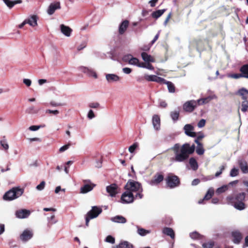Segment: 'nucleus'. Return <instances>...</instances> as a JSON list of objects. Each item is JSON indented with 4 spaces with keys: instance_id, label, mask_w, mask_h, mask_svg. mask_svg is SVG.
<instances>
[{
    "instance_id": "nucleus-1",
    "label": "nucleus",
    "mask_w": 248,
    "mask_h": 248,
    "mask_svg": "<svg viewBox=\"0 0 248 248\" xmlns=\"http://www.w3.org/2000/svg\"><path fill=\"white\" fill-rule=\"evenodd\" d=\"M173 152L174 156L171 160L176 162H185L188 159L190 155L193 154L195 149L194 144L190 145L186 143L182 145L176 143L170 149Z\"/></svg>"
},
{
    "instance_id": "nucleus-2",
    "label": "nucleus",
    "mask_w": 248,
    "mask_h": 248,
    "mask_svg": "<svg viewBox=\"0 0 248 248\" xmlns=\"http://www.w3.org/2000/svg\"><path fill=\"white\" fill-rule=\"evenodd\" d=\"M126 191H130V192H137L135 195V198L141 199L143 197L142 192V187L140 183L133 180H129L127 182L124 186Z\"/></svg>"
},
{
    "instance_id": "nucleus-3",
    "label": "nucleus",
    "mask_w": 248,
    "mask_h": 248,
    "mask_svg": "<svg viewBox=\"0 0 248 248\" xmlns=\"http://www.w3.org/2000/svg\"><path fill=\"white\" fill-rule=\"evenodd\" d=\"M24 191L23 188L20 187H14L4 194L3 199L7 201H13L20 197Z\"/></svg>"
},
{
    "instance_id": "nucleus-4",
    "label": "nucleus",
    "mask_w": 248,
    "mask_h": 248,
    "mask_svg": "<svg viewBox=\"0 0 248 248\" xmlns=\"http://www.w3.org/2000/svg\"><path fill=\"white\" fill-rule=\"evenodd\" d=\"M246 194L244 192L237 194L234 198L235 201H234V198L232 196H229L227 198L228 201L233 203V206L238 210H242L245 208V204L243 202L245 200Z\"/></svg>"
},
{
    "instance_id": "nucleus-5",
    "label": "nucleus",
    "mask_w": 248,
    "mask_h": 248,
    "mask_svg": "<svg viewBox=\"0 0 248 248\" xmlns=\"http://www.w3.org/2000/svg\"><path fill=\"white\" fill-rule=\"evenodd\" d=\"M102 209L97 206L92 207L91 210L89 211L86 217V225L88 226L90 220L98 217L102 212Z\"/></svg>"
},
{
    "instance_id": "nucleus-6",
    "label": "nucleus",
    "mask_w": 248,
    "mask_h": 248,
    "mask_svg": "<svg viewBox=\"0 0 248 248\" xmlns=\"http://www.w3.org/2000/svg\"><path fill=\"white\" fill-rule=\"evenodd\" d=\"M197 102L196 101L191 100L185 102L183 106V109L189 112H192L197 106Z\"/></svg>"
},
{
    "instance_id": "nucleus-7",
    "label": "nucleus",
    "mask_w": 248,
    "mask_h": 248,
    "mask_svg": "<svg viewBox=\"0 0 248 248\" xmlns=\"http://www.w3.org/2000/svg\"><path fill=\"white\" fill-rule=\"evenodd\" d=\"M135 198V196H134L132 192L130 191H126L124 192L121 197V200L123 203H129L133 202Z\"/></svg>"
},
{
    "instance_id": "nucleus-8",
    "label": "nucleus",
    "mask_w": 248,
    "mask_h": 248,
    "mask_svg": "<svg viewBox=\"0 0 248 248\" xmlns=\"http://www.w3.org/2000/svg\"><path fill=\"white\" fill-rule=\"evenodd\" d=\"M241 74H232L230 77L231 78L237 79L241 77L248 78V64L244 65L240 68Z\"/></svg>"
},
{
    "instance_id": "nucleus-9",
    "label": "nucleus",
    "mask_w": 248,
    "mask_h": 248,
    "mask_svg": "<svg viewBox=\"0 0 248 248\" xmlns=\"http://www.w3.org/2000/svg\"><path fill=\"white\" fill-rule=\"evenodd\" d=\"M167 183L170 187L173 188L179 184V178L176 175H170L167 178Z\"/></svg>"
},
{
    "instance_id": "nucleus-10",
    "label": "nucleus",
    "mask_w": 248,
    "mask_h": 248,
    "mask_svg": "<svg viewBox=\"0 0 248 248\" xmlns=\"http://www.w3.org/2000/svg\"><path fill=\"white\" fill-rule=\"evenodd\" d=\"M79 70L86 74L89 77H93L94 78H97V75L95 72L92 69L85 66H80L78 67Z\"/></svg>"
},
{
    "instance_id": "nucleus-11",
    "label": "nucleus",
    "mask_w": 248,
    "mask_h": 248,
    "mask_svg": "<svg viewBox=\"0 0 248 248\" xmlns=\"http://www.w3.org/2000/svg\"><path fill=\"white\" fill-rule=\"evenodd\" d=\"M232 241L235 244H239L242 238V234L238 230H234L232 232Z\"/></svg>"
},
{
    "instance_id": "nucleus-12",
    "label": "nucleus",
    "mask_w": 248,
    "mask_h": 248,
    "mask_svg": "<svg viewBox=\"0 0 248 248\" xmlns=\"http://www.w3.org/2000/svg\"><path fill=\"white\" fill-rule=\"evenodd\" d=\"M164 177L162 174L157 173L154 176L153 179L148 182V184L151 186H155L159 184L163 181Z\"/></svg>"
},
{
    "instance_id": "nucleus-13",
    "label": "nucleus",
    "mask_w": 248,
    "mask_h": 248,
    "mask_svg": "<svg viewBox=\"0 0 248 248\" xmlns=\"http://www.w3.org/2000/svg\"><path fill=\"white\" fill-rule=\"evenodd\" d=\"M33 236L32 232L29 230H25L20 236V239L23 242H26L31 239Z\"/></svg>"
},
{
    "instance_id": "nucleus-14",
    "label": "nucleus",
    "mask_w": 248,
    "mask_h": 248,
    "mask_svg": "<svg viewBox=\"0 0 248 248\" xmlns=\"http://www.w3.org/2000/svg\"><path fill=\"white\" fill-rule=\"evenodd\" d=\"M31 212L26 209H20L16 212L15 215L18 218H27L30 215Z\"/></svg>"
},
{
    "instance_id": "nucleus-15",
    "label": "nucleus",
    "mask_w": 248,
    "mask_h": 248,
    "mask_svg": "<svg viewBox=\"0 0 248 248\" xmlns=\"http://www.w3.org/2000/svg\"><path fill=\"white\" fill-rule=\"evenodd\" d=\"M118 186L113 184L107 186L106 190L111 197H115L116 194L118 193Z\"/></svg>"
},
{
    "instance_id": "nucleus-16",
    "label": "nucleus",
    "mask_w": 248,
    "mask_h": 248,
    "mask_svg": "<svg viewBox=\"0 0 248 248\" xmlns=\"http://www.w3.org/2000/svg\"><path fill=\"white\" fill-rule=\"evenodd\" d=\"M184 130L185 134L191 137H195L196 133L193 132L194 127L190 124H186L184 126Z\"/></svg>"
},
{
    "instance_id": "nucleus-17",
    "label": "nucleus",
    "mask_w": 248,
    "mask_h": 248,
    "mask_svg": "<svg viewBox=\"0 0 248 248\" xmlns=\"http://www.w3.org/2000/svg\"><path fill=\"white\" fill-rule=\"evenodd\" d=\"M124 61H128V63L130 64L136 65L139 67V65H140L141 62H139L138 58L133 57L131 55H128L124 56Z\"/></svg>"
},
{
    "instance_id": "nucleus-18",
    "label": "nucleus",
    "mask_w": 248,
    "mask_h": 248,
    "mask_svg": "<svg viewBox=\"0 0 248 248\" xmlns=\"http://www.w3.org/2000/svg\"><path fill=\"white\" fill-rule=\"evenodd\" d=\"M60 8L61 5L60 2H54L49 5L47 10V13L49 15H51L57 9H60Z\"/></svg>"
},
{
    "instance_id": "nucleus-19",
    "label": "nucleus",
    "mask_w": 248,
    "mask_h": 248,
    "mask_svg": "<svg viewBox=\"0 0 248 248\" xmlns=\"http://www.w3.org/2000/svg\"><path fill=\"white\" fill-rule=\"evenodd\" d=\"M106 78L108 83L118 82L120 80V78L114 74H107L106 75Z\"/></svg>"
},
{
    "instance_id": "nucleus-20",
    "label": "nucleus",
    "mask_w": 248,
    "mask_h": 248,
    "mask_svg": "<svg viewBox=\"0 0 248 248\" xmlns=\"http://www.w3.org/2000/svg\"><path fill=\"white\" fill-rule=\"evenodd\" d=\"M152 124L154 128L156 130L160 129V117L157 115H154L152 118Z\"/></svg>"
},
{
    "instance_id": "nucleus-21",
    "label": "nucleus",
    "mask_w": 248,
    "mask_h": 248,
    "mask_svg": "<svg viewBox=\"0 0 248 248\" xmlns=\"http://www.w3.org/2000/svg\"><path fill=\"white\" fill-rule=\"evenodd\" d=\"M238 163L241 171L244 173H248V165L247 162L244 160L241 159L238 161Z\"/></svg>"
},
{
    "instance_id": "nucleus-22",
    "label": "nucleus",
    "mask_w": 248,
    "mask_h": 248,
    "mask_svg": "<svg viewBox=\"0 0 248 248\" xmlns=\"http://www.w3.org/2000/svg\"><path fill=\"white\" fill-rule=\"evenodd\" d=\"M110 220L117 223L124 224L126 222V219L124 217L119 215L111 217Z\"/></svg>"
},
{
    "instance_id": "nucleus-23",
    "label": "nucleus",
    "mask_w": 248,
    "mask_h": 248,
    "mask_svg": "<svg viewBox=\"0 0 248 248\" xmlns=\"http://www.w3.org/2000/svg\"><path fill=\"white\" fill-rule=\"evenodd\" d=\"M60 29L61 32L66 36L69 37L71 35L72 29L69 27L61 24L60 25Z\"/></svg>"
},
{
    "instance_id": "nucleus-24",
    "label": "nucleus",
    "mask_w": 248,
    "mask_h": 248,
    "mask_svg": "<svg viewBox=\"0 0 248 248\" xmlns=\"http://www.w3.org/2000/svg\"><path fill=\"white\" fill-rule=\"evenodd\" d=\"M141 56L145 62H155V59L151 55L145 52L141 53Z\"/></svg>"
},
{
    "instance_id": "nucleus-25",
    "label": "nucleus",
    "mask_w": 248,
    "mask_h": 248,
    "mask_svg": "<svg viewBox=\"0 0 248 248\" xmlns=\"http://www.w3.org/2000/svg\"><path fill=\"white\" fill-rule=\"evenodd\" d=\"M112 248H134L133 246L127 241H123Z\"/></svg>"
},
{
    "instance_id": "nucleus-26",
    "label": "nucleus",
    "mask_w": 248,
    "mask_h": 248,
    "mask_svg": "<svg viewBox=\"0 0 248 248\" xmlns=\"http://www.w3.org/2000/svg\"><path fill=\"white\" fill-rule=\"evenodd\" d=\"M27 24H29L32 27H35L37 25V17L35 15L31 16L28 19L26 20Z\"/></svg>"
},
{
    "instance_id": "nucleus-27",
    "label": "nucleus",
    "mask_w": 248,
    "mask_h": 248,
    "mask_svg": "<svg viewBox=\"0 0 248 248\" xmlns=\"http://www.w3.org/2000/svg\"><path fill=\"white\" fill-rule=\"evenodd\" d=\"M162 232L167 235L170 236L171 238L173 239L175 237V234L173 230L168 227H165L163 229Z\"/></svg>"
},
{
    "instance_id": "nucleus-28",
    "label": "nucleus",
    "mask_w": 248,
    "mask_h": 248,
    "mask_svg": "<svg viewBox=\"0 0 248 248\" xmlns=\"http://www.w3.org/2000/svg\"><path fill=\"white\" fill-rule=\"evenodd\" d=\"M129 22L127 20L124 21L120 25L119 27V33L120 34H123L124 32L126 31L128 26Z\"/></svg>"
},
{
    "instance_id": "nucleus-29",
    "label": "nucleus",
    "mask_w": 248,
    "mask_h": 248,
    "mask_svg": "<svg viewBox=\"0 0 248 248\" xmlns=\"http://www.w3.org/2000/svg\"><path fill=\"white\" fill-rule=\"evenodd\" d=\"M166 11V9H161V10H158L155 11L153 12L152 13V17L157 19L159 17H160Z\"/></svg>"
},
{
    "instance_id": "nucleus-30",
    "label": "nucleus",
    "mask_w": 248,
    "mask_h": 248,
    "mask_svg": "<svg viewBox=\"0 0 248 248\" xmlns=\"http://www.w3.org/2000/svg\"><path fill=\"white\" fill-rule=\"evenodd\" d=\"M238 94L242 96L244 100H247L248 98V90L245 88H242L238 91Z\"/></svg>"
},
{
    "instance_id": "nucleus-31",
    "label": "nucleus",
    "mask_w": 248,
    "mask_h": 248,
    "mask_svg": "<svg viewBox=\"0 0 248 248\" xmlns=\"http://www.w3.org/2000/svg\"><path fill=\"white\" fill-rule=\"evenodd\" d=\"M189 163L190 165L191 169L193 170H196L198 168V165L196 160L193 158L191 157L189 160Z\"/></svg>"
},
{
    "instance_id": "nucleus-32",
    "label": "nucleus",
    "mask_w": 248,
    "mask_h": 248,
    "mask_svg": "<svg viewBox=\"0 0 248 248\" xmlns=\"http://www.w3.org/2000/svg\"><path fill=\"white\" fill-rule=\"evenodd\" d=\"M213 99L212 96H208L206 98H201L197 100L198 105H201L208 103L210 101Z\"/></svg>"
},
{
    "instance_id": "nucleus-33",
    "label": "nucleus",
    "mask_w": 248,
    "mask_h": 248,
    "mask_svg": "<svg viewBox=\"0 0 248 248\" xmlns=\"http://www.w3.org/2000/svg\"><path fill=\"white\" fill-rule=\"evenodd\" d=\"M93 189V186L89 185H85L80 188V192L81 193H86Z\"/></svg>"
},
{
    "instance_id": "nucleus-34",
    "label": "nucleus",
    "mask_w": 248,
    "mask_h": 248,
    "mask_svg": "<svg viewBox=\"0 0 248 248\" xmlns=\"http://www.w3.org/2000/svg\"><path fill=\"white\" fill-rule=\"evenodd\" d=\"M139 67L145 68L149 70H153L154 69L153 66L150 63V62H141L140 65Z\"/></svg>"
},
{
    "instance_id": "nucleus-35",
    "label": "nucleus",
    "mask_w": 248,
    "mask_h": 248,
    "mask_svg": "<svg viewBox=\"0 0 248 248\" xmlns=\"http://www.w3.org/2000/svg\"><path fill=\"white\" fill-rule=\"evenodd\" d=\"M165 84L167 85V87L170 93H173L175 92V86L172 82L167 81L165 82Z\"/></svg>"
},
{
    "instance_id": "nucleus-36",
    "label": "nucleus",
    "mask_w": 248,
    "mask_h": 248,
    "mask_svg": "<svg viewBox=\"0 0 248 248\" xmlns=\"http://www.w3.org/2000/svg\"><path fill=\"white\" fill-rule=\"evenodd\" d=\"M150 232V231L147 230L143 228H138V233L139 235L141 236H145L146 234L149 233Z\"/></svg>"
},
{
    "instance_id": "nucleus-37",
    "label": "nucleus",
    "mask_w": 248,
    "mask_h": 248,
    "mask_svg": "<svg viewBox=\"0 0 248 248\" xmlns=\"http://www.w3.org/2000/svg\"><path fill=\"white\" fill-rule=\"evenodd\" d=\"M179 116V111L175 110L173 111H171L170 112L171 118L174 121H177L178 119Z\"/></svg>"
},
{
    "instance_id": "nucleus-38",
    "label": "nucleus",
    "mask_w": 248,
    "mask_h": 248,
    "mask_svg": "<svg viewBox=\"0 0 248 248\" xmlns=\"http://www.w3.org/2000/svg\"><path fill=\"white\" fill-rule=\"evenodd\" d=\"M214 189L212 188H210L208 189L207 193L204 197V199L205 200H209L211 198L212 196L214 194Z\"/></svg>"
},
{
    "instance_id": "nucleus-39",
    "label": "nucleus",
    "mask_w": 248,
    "mask_h": 248,
    "mask_svg": "<svg viewBox=\"0 0 248 248\" xmlns=\"http://www.w3.org/2000/svg\"><path fill=\"white\" fill-rule=\"evenodd\" d=\"M0 144L4 150L7 151L8 150L9 145L5 139H3L0 141Z\"/></svg>"
},
{
    "instance_id": "nucleus-40",
    "label": "nucleus",
    "mask_w": 248,
    "mask_h": 248,
    "mask_svg": "<svg viewBox=\"0 0 248 248\" xmlns=\"http://www.w3.org/2000/svg\"><path fill=\"white\" fill-rule=\"evenodd\" d=\"M196 153L199 155H202L204 153V150L203 148V145H200L199 146H197L196 149Z\"/></svg>"
},
{
    "instance_id": "nucleus-41",
    "label": "nucleus",
    "mask_w": 248,
    "mask_h": 248,
    "mask_svg": "<svg viewBox=\"0 0 248 248\" xmlns=\"http://www.w3.org/2000/svg\"><path fill=\"white\" fill-rule=\"evenodd\" d=\"M228 188V186L227 185H224L217 189L216 192L219 194L226 191Z\"/></svg>"
},
{
    "instance_id": "nucleus-42",
    "label": "nucleus",
    "mask_w": 248,
    "mask_h": 248,
    "mask_svg": "<svg viewBox=\"0 0 248 248\" xmlns=\"http://www.w3.org/2000/svg\"><path fill=\"white\" fill-rule=\"evenodd\" d=\"M248 108V101L247 100H244L242 102L241 110L243 112H246Z\"/></svg>"
},
{
    "instance_id": "nucleus-43",
    "label": "nucleus",
    "mask_w": 248,
    "mask_h": 248,
    "mask_svg": "<svg viewBox=\"0 0 248 248\" xmlns=\"http://www.w3.org/2000/svg\"><path fill=\"white\" fill-rule=\"evenodd\" d=\"M155 75H149L145 74L144 75V78L145 79L149 81H155Z\"/></svg>"
},
{
    "instance_id": "nucleus-44",
    "label": "nucleus",
    "mask_w": 248,
    "mask_h": 248,
    "mask_svg": "<svg viewBox=\"0 0 248 248\" xmlns=\"http://www.w3.org/2000/svg\"><path fill=\"white\" fill-rule=\"evenodd\" d=\"M214 243L213 241H210L207 243H203L202 247L203 248H213Z\"/></svg>"
},
{
    "instance_id": "nucleus-45",
    "label": "nucleus",
    "mask_w": 248,
    "mask_h": 248,
    "mask_svg": "<svg viewBox=\"0 0 248 248\" xmlns=\"http://www.w3.org/2000/svg\"><path fill=\"white\" fill-rule=\"evenodd\" d=\"M138 144L137 143H134L133 144H132L129 147V152L131 153H133L135 151V149L138 147Z\"/></svg>"
},
{
    "instance_id": "nucleus-46",
    "label": "nucleus",
    "mask_w": 248,
    "mask_h": 248,
    "mask_svg": "<svg viewBox=\"0 0 248 248\" xmlns=\"http://www.w3.org/2000/svg\"><path fill=\"white\" fill-rule=\"evenodd\" d=\"M105 241L111 244H114L115 243V238L111 235H108L106 238Z\"/></svg>"
},
{
    "instance_id": "nucleus-47",
    "label": "nucleus",
    "mask_w": 248,
    "mask_h": 248,
    "mask_svg": "<svg viewBox=\"0 0 248 248\" xmlns=\"http://www.w3.org/2000/svg\"><path fill=\"white\" fill-rule=\"evenodd\" d=\"M155 82L163 84H165V82L167 81L164 78L157 77L156 76H155Z\"/></svg>"
},
{
    "instance_id": "nucleus-48",
    "label": "nucleus",
    "mask_w": 248,
    "mask_h": 248,
    "mask_svg": "<svg viewBox=\"0 0 248 248\" xmlns=\"http://www.w3.org/2000/svg\"><path fill=\"white\" fill-rule=\"evenodd\" d=\"M238 174V169L236 168H233L230 172V176L232 177H235Z\"/></svg>"
},
{
    "instance_id": "nucleus-49",
    "label": "nucleus",
    "mask_w": 248,
    "mask_h": 248,
    "mask_svg": "<svg viewBox=\"0 0 248 248\" xmlns=\"http://www.w3.org/2000/svg\"><path fill=\"white\" fill-rule=\"evenodd\" d=\"M45 184L46 183L45 181H42L39 185L37 186L36 189L39 191L42 190L45 187Z\"/></svg>"
},
{
    "instance_id": "nucleus-50",
    "label": "nucleus",
    "mask_w": 248,
    "mask_h": 248,
    "mask_svg": "<svg viewBox=\"0 0 248 248\" xmlns=\"http://www.w3.org/2000/svg\"><path fill=\"white\" fill-rule=\"evenodd\" d=\"M42 126L41 125H31L29 127V129L31 131H37Z\"/></svg>"
},
{
    "instance_id": "nucleus-51",
    "label": "nucleus",
    "mask_w": 248,
    "mask_h": 248,
    "mask_svg": "<svg viewBox=\"0 0 248 248\" xmlns=\"http://www.w3.org/2000/svg\"><path fill=\"white\" fill-rule=\"evenodd\" d=\"M205 120L204 119H201L198 123V126L199 128L203 127L205 124Z\"/></svg>"
},
{
    "instance_id": "nucleus-52",
    "label": "nucleus",
    "mask_w": 248,
    "mask_h": 248,
    "mask_svg": "<svg viewBox=\"0 0 248 248\" xmlns=\"http://www.w3.org/2000/svg\"><path fill=\"white\" fill-rule=\"evenodd\" d=\"M23 82L27 85V86L29 87L31 85V81L30 79L28 78H24L23 80Z\"/></svg>"
},
{
    "instance_id": "nucleus-53",
    "label": "nucleus",
    "mask_w": 248,
    "mask_h": 248,
    "mask_svg": "<svg viewBox=\"0 0 248 248\" xmlns=\"http://www.w3.org/2000/svg\"><path fill=\"white\" fill-rule=\"evenodd\" d=\"M70 146V144H66V145H65L62 147H61L60 149H59V151L60 152H63L65 151H66V150H67L69 147Z\"/></svg>"
},
{
    "instance_id": "nucleus-54",
    "label": "nucleus",
    "mask_w": 248,
    "mask_h": 248,
    "mask_svg": "<svg viewBox=\"0 0 248 248\" xmlns=\"http://www.w3.org/2000/svg\"><path fill=\"white\" fill-rule=\"evenodd\" d=\"M190 236L192 239H196L199 237V234L197 232H193L190 234Z\"/></svg>"
},
{
    "instance_id": "nucleus-55",
    "label": "nucleus",
    "mask_w": 248,
    "mask_h": 248,
    "mask_svg": "<svg viewBox=\"0 0 248 248\" xmlns=\"http://www.w3.org/2000/svg\"><path fill=\"white\" fill-rule=\"evenodd\" d=\"M95 116L93 111L92 109H90L88 113V118L90 119H92Z\"/></svg>"
},
{
    "instance_id": "nucleus-56",
    "label": "nucleus",
    "mask_w": 248,
    "mask_h": 248,
    "mask_svg": "<svg viewBox=\"0 0 248 248\" xmlns=\"http://www.w3.org/2000/svg\"><path fill=\"white\" fill-rule=\"evenodd\" d=\"M99 105H100L97 102L91 103L89 104V107H90L91 108H97L98 107H99Z\"/></svg>"
},
{
    "instance_id": "nucleus-57",
    "label": "nucleus",
    "mask_w": 248,
    "mask_h": 248,
    "mask_svg": "<svg viewBox=\"0 0 248 248\" xmlns=\"http://www.w3.org/2000/svg\"><path fill=\"white\" fill-rule=\"evenodd\" d=\"M123 71L124 73L126 74H129L131 72L132 70L130 68L125 67L123 68Z\"/></svg>"
},
{
    "instance_id": "nucleus-58",
    "label": "nucleus",
    "mask_w": 248,
    "mask_h": 248,
    "mask_svg": "<svg viewBox=\"0 0 248 248\" xmlns=\"http://www.w3.org/2000/svg\"><path fill=\"white\" fill-rule=\"evenodd\" d=\"M7 6L9 8H12V5H11V1L10 0H2Z\"/></svg>"
},
{
    "instance_id": "nucleus-59",
    "label": "nucleus",
    "mask_w": 248,
    "mask_h": 248,
    "mask_svg": "<svg viewBox=\"0 0 248 248\" xmlns=\"http://www.w3.org/2000/svg\"><path fill=\"white\" fill-rule=\"evenodd\" d=\"M46 112L49 113H52L54 115H57L59 113V111L57 110H52L50 109L46 110Z\"/></svg>"
},
{
    "instance_id": "nucleus-60",
    "label": "nucleus",
    "mask_w": 248,
    "mask_h": 248,
    "mask_svg": "<svg viewBox=\"0 0 248 248\" xmlns=\"http://www.w3.org/2000/svg\"><path fill=\"white\" fill-rule=\"evenodd\" d=\"M171 13H170L169 14V15H168V16H167L164 22V26H166L168 21H169L170 19V18L171 17Z\"/></svg>"
},
{
    "instance_id": "nucleus-61",
    "label": "nucleus",
    "mask_w": 248,
    "mask_h": 248,
    "mask_svg": "<svg viewBox=\"0 0 248 248\" xmlns=\"http://www.w3.org/2000/svg\"><path fill=\"white\" fill-rule=\"evenodd\" d=\"M21 3H22L21 0H16L14 1H11V5H12V7H13L15 4H20Z\"/></svg>"
},
{
    "instance_id": "nucleus-62",
    "label": "nucleus",
    "mask_w": 248,
    "mask_h": 248,
    "mask_svg": "<svg viewBox=\"0 0 248 248\" xmlns=\"http://www.w3.org/2000/svg\"><path fill=\"white\" fill-rule=\"evenodd\" d=\"M224 169V167L223 166H222L220 167V170L218 171H217L215 174L216 177H218L219 175H220L222 173V170Z\"/></svg>"
},
{
    "instance_id": "nucleus-63",
    "label": "nucleus",
    "mask_w": 248,
    "mask_h": 248,
    "mask_svg": "<svg viewBox=\"0 0 248 248\" xmlns=\"http://www.w3.org/2000/svg\"><path fill=\"white\" fill-rule=\"evenodd\" d=\"M158 1V0H151L149 1V3L152 7L155 6L156 3Z\"/></svg>"
},
{
    "instance_id": "nucleus-64",
    "label": "nucleus",
    "mask_w": 248,
    "mask_h": 248,
    "mask_svg": "<svg viewBox=\"0 0 248 248\" xmlns=\"http://www.w3.org/2000/svg\"><path fill=\"white\" fill-rule=\"evenodd\" d=\"M28 140L30 142H32V141L40 142L41 141V139L40 138H29V139H28Z\"/></svg>"
}]
</instances>
